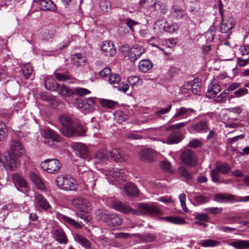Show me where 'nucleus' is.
I'll use <instances>...</instances> for the list:
<instances>
[{"mask_svg":"<svg viewBox=\"0 0 249 249\" xmlns=\"http://www.w3.org/2000/svg\"><path fill=\"white\" fill-rule=\"evenodd\" d=\"M30 177L33 182L40 190H43L45 188V186L43 180L37 174L31 172L29 174Z\"/></svg>","mask_w":249,"mask_h":249,"instance_id":"nucleus-21","label":"nucleus"},{"mask_svg":"<svg viewBox=\"0 0 249 249\" xmlns=\"http://www.w3.org/2000/svg\"><path fill=\"white\" fill-rule=\"evenodd\" d=\"M132 235L135 236L137 238L140 239L142 242H150L153 241L156 238V235L151 233H147L144 234H140L139 233H135Z\"/></svg>","mask_w":249,"mask_h":249,"instance_id":"nucleus-37","label":"nucleus"},{"mask_svg":"<svg viewBox=\"0 0 249 249\" xmlns=\"http://www.w3.org/2000/svg\"><path fill=\"white\" fill-rule=\"evenodd\" d=\"M152 67V63L148 59L142 60L139 63V69L143 72H147Z\"/></svg>","mask_w":249,"mask_h":249,"instance_id":"nucleus-33","label":"nucleus"},{"mask_svg":"<svg viewBox=\"0 0 249 249\" xmlns=\"http://www.w3.org/2000/svg\"><path fill=\"white\" fill-rule=\"evenodd\" d=\"M190 128L196 133H206L208 131L209 127L208 121L204 119L191 125Z\"/></svg>","mask_w":249,"mask_h":249,"instance_id":"nucleus-14","label":"nucleus"},{"mask_svg":"<svg viewBox=\"0 0 249 249\" xmlns=\"http://www.w3.org/2000/svg\"><path fill=\"white\" fill-rule=\"evenodd\" d=\"M182 140L181 133L178 130H175L171 132L167 139L168 144L178 143Z\"/></svg>","mask_w":249,"mask_h":249,"instance_id":"nucleus-26","label":"nucleus"},{"mask_svg":"<svg viewBox=\"0 0 249 249\" xmlns=\"http://www.w3.org/2000/svg\"><path fill=\"white\" fill-rule=\"evenodd\" d=\"M96 98L90 97L79 101L78 106L83 109L91 110L95 107Z\"/></svg>","mask_w":249,"mask_h":249,"instance_id":"nucleus-18","label":"nucleus"},{"mask_svg":"<svg viewBox=\"0 0 249 249\" xmlns=\"http://www.w3.org/2000/svg\"><path fill=\"white\" fill-rule=\"evenodd\" d=\"M220 244V242L213 239L202 240L199 245L203 247H214Z\"/></svg>","mask_w":249,"mask_h":249,"instance_id":"nucleus-42","label":"nucleus"},{"mask_svg":"<svg viewBox=\"0 0 249 249\" xmlns=\"http://www.w3.org/2000/svg\"><path fill=\"white\" fill-rule=\"evenodd\" d=\"M53 75L56 80L59 82H65L69 80H71L72 78L71 75L61 72H54L53 73Z\"/></svg>","mask_w":249,"mask_h":249,"instance_id":"nucleus-43","label":"nucleus"},{"mask_svg":"<svg viewBox=\"0 0 249 249\" xmlns=\"http://www.w3.org/2000/svg\"><path fill=\"white\" fill-rule=\"evenodd\" d=\"M35 200L36 203L44 209L47 210L51 207L47 200L40 194L36 193L35 194Z\"/></svg>","mask_w":249,"mask_h":249,"instance_id":"nucleus-25","label":"nucleus"},{"mask_svg":"<svg viewBox=\"0 0 249 249\" xmlns=\"http://www.w3.org/2000/svg\"><path fill=\"white\" fill-rule=\"evenodd\" d=\"M220 86L218 84L214 83L209 86L206 92V97L209 98H214L216 94L220 91Z\"/></svg>","mask_w":249,"mask_h":249,"instance_id":"nucleus-27","label":"nucleus"},{"mask_svg":"<svg viewBox=\"0 0 249 249\" xmlns=\"http://www.w3.org/2000/svg\"><path fill=\"white\" fill-rule=\"evenodd\" d=\"M179 174L184 177L185 179L189 182L193 180V176L191 173H190L186 168L184 167H180L178 169Z\"/></svg>","mask_w":249,"mask_h":249,"instance_id":"nucleus-46","label":"nucleus"},{"mask_svg":"<svg viewBox=\"0 0 249 249\" xmlns=\"http://www.w3.org/2000/svg\"><path fill=\"white\" fill-rule=\"evenodd\" d=\"M73 64L76 66H84L86 63V58L81 53L75 54L72 57Z\"/></svg>","mask_w":249,"mask_h":249,"instance_id":"nucleus-41","label":"nucleus"},{"mask_svg":"<svg viewBox=\"0 0 249 249\" xmlns=\"http://www.w3.org/2000/svg\"><path fill=\"white\" fill-rule=\"evenodd\" d=\"M121 81L119 74L116 73L110 74L109 76L108 81L111 85L118 84Z\"/></svg>","mask_w":249,"mask_h":249,"instance_id":"nucleus-51","label":"nucleus"},{"mask_svg":"<svg viewBox=\"0 0 249 249\" xmlns=\"http://www.w3.org/2000/svg\"><path fill=\"white\" fill-rule=\"evenodd\" d=\"M56 241L60 244H66L68 242L66 235L64 231L61 229H56L53 233Z\"/></svg>","mask_w":249,"mask_h":249,"instance_id":"nucleus-30","label":"nucleus"},{"mask_svg":"<svg viewBox=\"0 0 249 249\" xmlns=\"http://www.w3.org/2000/svg\"><path fill=\"white\" fill-rule=\"evenodd\" d=\"M42 168L50 174L57 173L61 169V164L56 159H48L41 163Z\"/></svg>","mask_w":249,"mask_h":249,"instance_id":"nucleus-4","label":"nucleus"},{"mask_svg":"<svg viewBox=\"0 0 249 249\" xmlns=\"http://www.w3.org/2000/svg\"><path fill=\"white\" fill-rule=\"evenodd\" d=\"M95 159L97 162L104 163L109 159V152L104 150L98 151L95 154Z\"/></svg>","mask_w":249,"mask_h":249,"instance_id":"nucleus-29","label":"nucleus"},{"mask_svg":"<svg viewBox=\"0 0 249 249\" xmlns=\"http://www.w3.org/2000/svg\"><path fill=\"white\" fill-rule=\"evenodd\" d=\"M125 23L126 25L129 28V29L133 31V27L137 24H138V22L135 21L134 20L131 19L129 18H125L124 20Z\"/></svg>","mask_w":249,"mask_h":249,"instance_id":"nucleus-57","label":"nucleus"},{"mask_svg":"<svg viewBox=\"0 0 249 249\" xmlns=\"http://www.w3.org/2000/svg\"><path fill=\"white\" fill-rule=\"evenodd\" d=\"M99 74L100 76L103 77L109 76L111 74V69L109 67H106L101 71Z\"/></svg>","mask_w":249,"mask_h":249,"instance_id":"nucleus-62","label":"nucleus"},{"mask_svg":"<svg viewBox=\"0 0 249 249\" xmlns=\"http://www.w3.org/2000/svg\"><path fill=\"white\" fill-rule=\"evenodd\" d=\"M72 204L74 207L84 213L88 212V210L90 209V204L89 202L82 197L74 198L72 201Z\"/></svg>","mask_w":249,"mask_h":249,"instance_id":"nucleus-9","label":"nucleus"},{"mask_svg":"<svg viewBox=\"0 0 249 249\" xmlns=\"http://www.w3.org/2000/svg\"><path fill=\"white\" fill-rule=\"evenodd\" d=\"M112 207L114 209L124 213H131L139 215L142 212L131 209L129 206L122 202L114 201L112 203Z\"/></svg>","mask_w":249,"mask_h":249,"instance_id":"nucleus-7","label":"nucleus"},{"mask_svg":"<svg viewBox=\"0 0 249 249\" xmlns=\"http://www.w3.org/2000/svg\"><path fill=\"white\" fill-rule=\"evenodd\" d=\"M22 71L25 78L27 79L33 72V68L29 64H25L22 68Z\"/></svg>","mask_w":249,"mask_h":249,"instance_id":"nucleus-49","label":"nucleus"},{"mask_svg":"<svg viewBox=\"0 0 249 249\" xmlns=\"http://www.w3.org/2000/svg\"><path fill=\"white\" fill-rule=\"evenodd\" d=\"M172 107L171 104H169L166 108H161L159 110L156 111L155 114L156 115L164 114L169 112Z\"/></svg>","mask_w":249,"mask_h":249,"instance_id":"nucleus-60","label":"nucleus"},{"mask_svg":"<svg viewBox=\"0 0 249 249\" xmlns=\"http://www.w3.org/2000/svg\"><path fill=\"white\" fill-rule=\"evenodd\" d=\"M124 190L128 196L136 197L139 193L137 187L132 183H128L124 185Z\"/></svg>","mask_w":249,"mask_h":249,"instance_id":"nucleus-22","label":"nucleus"},{"mask_svg":"<svg viewBox=\"0 0 249 249\" xmlns=\"http://www.w3.org/2000/svg\"><path fill=\"white\" fill-rule=\"evenodd\" d=\"M248 115V111L243 107H234V121H243L246 119Z\"/></svg>","mask_w":249,"mask_h":249,"instance_id":"nucleus-19","label":"nucleus"},{"mask_svg":"<svg viewBox=\"0 0 249 249\" xmlns=\"http://www.w3.org/2000/svg\"><path fill=\"white\" fill-rule=\"evenodd\" d=\"M13 181L17 188L27 187V183L24 177L18 173H15L12 175Z\"/></svg>","mask_w":249,"mask_h":249,"instance_id":"nucleus-20","label":"nucleus"},{"mask_svg":"<svg viewBox=\"0 0 249 249\" xmlns=\"http://www.w3.org/2000/svg\"><path fill=\"white\" fill-rule=\"evenodd\" d=\"M74 132L72 133L73 136H84L86 133V129L82 126H80L75 128L74 126Z\"/></svg>","mask_w":249,"mask_h":249,"instance_id":"nucleus-53","label":"nucleus"},{"mask_svg":"<svg viewBox=\"0 0 249 249\" xmlns=\"http://www.w3.org/2000/svg\"><path fill=\"white\" fill-rule=\"evenodd\" d=\"M39 8L44 11H53L55 9V5L51 0H41L38 2Z\"/></svg>","mask_w":249,"mask_h":249,"instance_id":"nucleus-23","label":"nucleus"},{"mask_svg":"<svg viewBox=\"0 0 249 249\" xmlns=\"http://www.w3.org/2000/svg\"><path fill=\"white\" fill-rule=\"evenodd\" d=\"M74 90L75 92L80 96H84L90 93V91L89 90L85 88H75Z\"/></svg>","mask_w":249,"mask_h":249,"instance_id":"nucleus-58","label":"nucleus"},{"mask_svg":"<svg viewBox=\"0 0 249 249\" xmlns=\"http://www.w3.org/2000/svg\"><path fill=\"white\" fill-rule=\"evenodd\" d=\"M181 159L182 162L190 167L195 166L197 163V159L195 154L190 150H185L182 152Z\"/></svg>","mask_w":249,"mask_h":249,"instance_id":"nucleus-8","label":"nucleus"},{"mask_svg":"<svg viewBox=\"0 0 249 249\" xmlns=\"http://www.w3.org/2000/svg\"><path fill=\"white\" fill-rule=\"evenodd\" d=\"M171 14L175 20L180 21L181 23L187 24L191 20L187 13L178 6L172 7Z\"/></svg>","mask_w":249,"mask_h":249,"instance_id":"nucleus-5","label":"nucleus"},{"mask_svg":"<svg viewBox=\"0 0 249 249\" xmlns=\"http://www.w3.org/2000/svg\"><path fill=\"white\" fill-rule=\"evenodd\" d=\"M138 207L143 210L144 213L150 214H161V210L158 207L149 203H138Z\"/></svg>","mask_w":249,"mask_h":249,"instance_id":"nucleus-12","label":"nucleus"},{"mask_svg":"<svg viewBox=\"0 0 249 249\" xmlns=\"http://www.w3.org/2000/svg\"><path fill=\"white\" fill-rule=\"evenodd\" d=\"M11 150L13 154L7 152L4 154H0V162H1L7 170H13L18 167V164L13 154L18 155L22 154L24 150L22 146L19 141L12 140L10 143Z\"/></svg>","mask_w":249,"mask_h":249,"instance_id":"nucleus-1","label":"nucleus"},{"mask_svg":"<svg viewBox=\"0 0 249 249\" xmlns=\"http://www.w3.org/2000/svg\"><path fill=\"white\" fill-rule=\"evenodd\" d=\"M233 90V84H231L229 88L225 89L219 96H217L216 102L218 103H222L223 101H226V97H228V101H229L232 98V95H229L230 91Z\"/></svg>","mask_w":249,"mask_h":249,"instance_id":"nucleus-28","label":"nucleus"},{"mask_svg":"<svg viewBox=\"0 0 249 249\" xmlns=\"http://www.w3.org/2000/svg\"><path fill=\"white\" fill-rule=\"evenodd\" d=\"M109 153L110 158L116 162H122L126 160V155L120 149H113Z\"/></svg>","mask_w":249,"mask_h":249,"instance_id":"nucleus-17","label":"nucleus"},{"mask_svg":"<svg viewBox=\"0 0 249 249\" xmlns=\"http://www.w3.org/2000/svg\"><path fill=\"white\" fill-rule=\"evenodd\" d=\"M99 7L103 13L108 12L111 9L110 2L106 0L101 1L99 3Z\"/></svg>","mask_w":249,"mask_h":249,"instance_id":"nucleus-48","label":"nucleus"},{"mask_svg":"<svg viewBox=\"0 0 249 249\" xmlns=\"http://www.w3.org/2000/svg\"><path fill=\"white\" fill-rule=\"evenodd\" d=\"M214 200L219 202H230L233 200V196L227 194H216Z\"/></svg>","mask_w":249,"mask_h":249,"instance_id":"nucleus-32","label":"nucleus"},{"mask_svg":"<svg viewBox=\"0 0 249 249\" xmlns=\"http://www.w3.org/2000/svg\"><path fill=\"white\" fill-rule=\"evenodd\" d=\"M187 124L188 122H185L174 124L168 127L167 128V130L170 131L174 130L175 131L177 129H179L182 127H184Z\"/></svg>","mask_w":249,"mask_h":249,"instance_id":"nucleus-54","label":"nucleus"},{"mask_svg":"<svg viewBox=\"0 0 249 249\" xmlns=\"http://www.w3.org/2000/svg\"><path fill=\"white\" fill-rule=\"evenodd\" d=\"M216 167L220 172L225 174L230 170V167L226 163L217 164Z\"/></svg>","mask_w":249,"mask_h":249,"instance_id":"nucleus-50","label":"nucleus"},{"mask_svg":"<svg viewBox=\"0 0 249 249\" xmlns=\"http://www.w3.org/2000/svg\"><path fill=\"white\" fill-rule=\"evenodd\" d=\"M192 19L191 21L195 24V22H199L201 20L202 14L200 11V9L196 7H191L190 10Z\"/></svg>","mask_w":249,"mask_h":249,"instance_id":"nucleus-24","label":"nucleus"},{"mask_svg":"<svg viewBox=\"0 0 249 249\" xmlns=\"http://www.w3.org/2000/svg\"><path fill=\"white\" fill-rule=\"evenodd\" d=\"M154 10L158 13L160 12L162 15H164L167 10L166 5L161 1H158L152 5Z\"/></svg>","mask_w":249,"mask_h":249,"instance_id":"nucleus-38","label":"nucleus"},{"mask_svg":"<svg viewBox=\"0 0 249 249\" xmlns=\"http://www.w3.org/2000/svg\"><path fill=\"white\" fill-rule=\"evenodd\" d=\"M56 87L57 89H56V90L58 94L62 97H70L73 94V91L64 85L58 84Z\"/></svg>","mask_w":249,"mask_h":249,"instance_id":"nucleus-31","label":"nucleus"},{"mask_svg":"<svg viewBox=\"0 0 249 249\" xmlns=\"http://www.w3.org/2000/svg\"><path fill=\"white\" fill-rule=\"evenodd\" d=\"M234 248L237 249H249V240H238L234 241Z\"/></svg>","mask_w":249,"mask_h":249,"instance_id":"nucleus-45","label":"nucleus"},{"mask_svg":"<svg viewBox=\"0 0 249 249\" xmlns=\"http://www.w3.org/2000/svg\"><path fill=\"white\" fill-rule=\"evenodd\" d=\"M101 50L102 53L107 57H112L116 53L114 44L109 41H106L103 43Z\"/></svg>","mask_w":249,"mask_h":249,"instance_id":"nucleus-11","label":"nucleus"},{"mask_svg":"<svg viewBox=\"0 0 249 249\" xmlns=\"http://www.w3.org/2000/svg\"><path fill=\"white\" fill-rule=\"evenodd\" d=\"M72 147L77 156L82 159H87L88 157V149L83 143L74 142L72 144Z\"/></svg>","mask_w":249,"mask_h":249,"instance_id":"nucleus-10","label":"nucleus"},{"mask_svg":"<svg viewBox=\"0 0 249 249\" xmlns=\"http://www.w3.org/2000/svg\"><path fill=\"white\" fill-rule=\"evenodd\" d=\"M248 92V89L246 88L239 89L234 91V95L237 97L242 96Z\"/></svg>","mask_w":249,"mask_h":249,"instance_id":"nucleus-64","label":"nucleus"},{"mask_svg":"<svg viewBox=\"0 0 249 249\" xmlns=\"http://www.w3.org/2000/svg\"><path fill=\"white\" fill-rule=\"evenodd\" d=\"M124 171L122 169L116 168L115 170H113V172L110 171L109 172V175L112 176L113 177H124Z\"/></svg>","mask_w":249,"mask_h":249,"instance_id":"nucleus-56","label":"nucleus"},{"mask_svg":"<svg viewBox=\"0 0 249 249\" xmlns=\"http://www.w3.org/2000/svg\"><path fill=\"white\" fill-rule=\"evenodd\" d=\"M202 142L198 139H194L190 141L189 143V146L192 148H196L201 147Z\"/></svg>","mask_w":249,"mask_h":249,"instance_id":"nucleus-59","label":"nucleus"},{"mask_svg":"<svg viewBox=\"0 0 249 249\" xmlns=\"http://www.w3.org/2000/svg\"><path fill=\"white\" fill-rule=\"evenodd\" d=\"M157 153L152 149H145L139 153L140 160L145 161H152L155 160Z\"/></svg>","mask_w":249,"mask_h":249,"instance_id":"nucleus-15","label":"nucleus"},{"mask_svg":"<svg viewBox=\"0 0 249 249\" xmlns=\"http://www.w3.org/2000/svg\"><path fill=\"white\" fill-rule=\"evenodd\" d=\"M74 239L76 242L79 243L81 246L86 249L90 248V244L89 241L84 236L79 234H75Z\"/></svg>","mask_w":249,"mask_h":249,"instance_id":"nucleus-35","label":"nucleus"},{"mask_svg":"<svg viewBox=\"0 0 249 249\" xmlns=\"http://www.w3.org/2000/svg\"><path fill=\"white\" fill-rule=\"evenodd\" d=\"M57 84L53 77H48L45 82L46 88L51 91H55Z\"/></svg>","mask_w":249,"mask_h":249,"instance_id":"nucleus-39","label":"nucleus"},{"mask_svg":"<svg viewBox=\"0 0 249 249\" xmlns=\"http://www.w3.org/2000/svg\"><path fill=\"white\" fill-rule=\"evenodd\" d=\"M196 204L193 203L195 206L204 204L208 203L210 200V197L208 195H198L194 197Z\"/></svg>","mask_w":249,"mask_h":249,"instance_id":"nucleus-34","label":"nucleus"},{"mask_svg":"<svg viewBox=\"0 0 249 249\" xmlns=\"http://www.w3.org/2000/svg\"><path fill=\"white\" fill-rule=\"evenodd\" d=\"M144 52L143 48L138 45H134L130 49L128 53V59L131 62H135Z\"/></svg>","mask_w":249,"mask_h":249,"instance_id":"nucleus-13","label":"nucleus"},{"mask_svg":"<svg viewBox=\"0 0 249 249\" xmlns=\"http://www.w3.org/2000/svg\"><path fill=\"white\" fill-rule=\"evenodd\" d=\"M55 182L60 189L65 190H75L77 188V184L75 179L68 176H58Z\"/></svg>","mask_w":249,"mask_h":249,"instance_id":"nucleus-3","label":"nucleus"},{"mask_svg":"<svg viewBox=\"0 0 249 249\" xmlns=\"http://www.w3.org/2000/svg\"><path fill=\"white\" fill-rule=\"evenodd\" d=\"M205 211L210 213L216 214L221 213L222 211V209L218 207L209 208L206 209Z\"/></svg>","mask_w":249,"mask_h":249,"instance_id":"nucleus-61","label":"nucleus"},{"mask_svg":"<svg viewBox=\"0 0 249 249\" xmlns=\"http://www.w3.org/2000/svg\"><path fill=\"white\" fill-rule=\"evenodd\" d=\"M192 112H194V110L192 108L181 107L177 109L176 113L171 119V121L172 122L178 121Z\"/></svg>","mask_w":249,"mask_h":249,"instance_id":"nucleus-16","label":"nucleus"},{"mask_svg":"<svg viewBox=\"0 0 249 249\" xmlns=\"http://www.w3.org/2000/svg\"><path fill=\"white\" fill-rule=\"evenodd\" d=\"M59 123L61 125L59 128L61 133L67 137L72 136L74 124L71 117L66 114L61 115L59 118Z\"/></svg>","mask_w":249,"mask_h":249,"instance_id":"nucleus-2","label":"nucleus"},{"mask_svg":"<svg viewBox=\"0 0 249 249\" xmlns=\"http://www.w3.org/2000/svg\"><path fill=\"white\" fill-rule=\"evenodd\" d=\"M201 83L198 78L193 80L192 92L196 95H199L201 91Z\"/></svg>","mask_w":249,"mask_h":249,"instance_id":"nucleus-44","label":"nucleus"},{"mask_svg":"<svg viewBox=\"0 0 249 249\" xmlns=\"http://www.w3.org/2000/svg\"><path fill=\"white\" fill-rule=\"evenodd\" d=\"M249 63V59H243L240 57L237 58V66L239 65L241 67H244Z\"/></svg>","mask_w":249,"mask_h":249,"instance_id":"nucleus-63","label":"nucleus"},{"mask_svg":"<svg viewBox=\"0 0 249 249\" xmlns=\"http://www.w3.org/2000/svg\"><path fill=\"white\" fill-rule=\"evenodd\" d=\"M162 29L164 32L172 33L177 31L178 29V25L176 22L169 23L165 20Z\"/></svg>","mask_w":249,"mask_h":249,"instance_id":"nucleus-36","label":"nucleus"},{"mask_svg":"<svg viewBox=\"0 0 249 249\" xmlns=\"http://www.w3.org/2000/svg\"><path fill=\"white\" fill-rule=\"evenodd\" d=\"M44 142L49 146L54 147L60 142L61 137L59 134L51 129H46L44 134Z\"/></svg>","mask_w":249,"mask_h":249,"instance_id":"nucleus-6","label":"nucleus"},{"mask_svg":"<svg viewBox=\"0 0 249 249\" xmlns=\"http://www.w3.org/2000/svg\"><path fill=\"white\" fill-rule=\"evenodd\" d=\"M122 219H105V222L109 226H116L122 223Z\"/></svg>","mask_w":249,"mask_h":249,"instance_id":"nucleus-52","label":"nucleus"},{"mask_svg":"<svg viewBox=\"0 0 249 249\" xmlns=\"http://www.w3.org/2000/svg\"><path fill=\"white\" fill-rule=\"evenodd\" d=\"M100 103L103 107L107 108H113L118 105L117 102L109 99H100Z\"/></svg>","mask_w":249,"mask_h":249,"instance_id":"nucleus-40","label":"nucleus"},{"mask_svg":"<svg viewBox=\"0 0 249 249\" xmlns=\"http://www.w3.org/2000/svg\"><path fill=\"white\" fill-rule=\"evenodd\" d=\"M8 135V129L5 124L0 121V142L4 141Z\"/></svg>","mask_w":249,"mask_h":249,"instance_id":"nucleus-47","label":"nucleus"},{"mask_svg":"<svg viewBox=\"0 0 249 249\" xmlns=\"http://www.w3.org/2000/svg\"><path fill=\"white\" fill-rule=\"evenodd\" d=\"M219 171L218 170L216 167L213 169L211 171V178L212 180L214 182L219 181Z\"/></svg>","mask_w":249,"mask_h":249,"instance_id":"nucleus-55","label":"nucleus"}]
</instances>
